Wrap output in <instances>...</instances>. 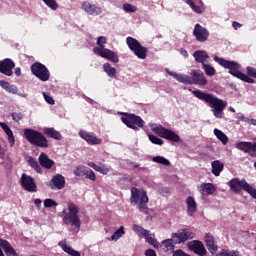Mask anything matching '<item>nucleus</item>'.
<instances>
[{
  "label": "nucleus",
  "instance_id": "nucleus-1",
  "mask_svg": "<svg viewBox=\"0 0 256 256\" xmlns=\"http://www.w3.org/2000/svg\"><path fill=\"white\" fill-rule=\"evenodd\" d=\"M214 61L218 63V65H221V67H224V69H228V73L233 77L240 79V81H244V83H255L254 79H256V68L248 66L246 68L247 74H245L241 72V64L235 61L226 60L218 56H214Z\"/></svg>",
  "mask_w": 256,
  "mask_h": 256
},
{
  "label": "nucleus",
  "instance_id": "nucleus-2",
  "mask_svg": "<svg viewBox=\"0 0 256 256\" xmlns=\"http://www.w3.org/2000/svg\"><path fill=\"white\" fill-rule=\"evenodd\" d=\"M192 93L194 97H196L197 99H200V101H204L205 103H208V105H210V107L214 109L213 114H214V117H216V119L223 118V110L225 109V107H227V103L201 90H194L192 91Z\"/></svg>",
  "mask_w": 256,
  "mask_h": 256
},
{
  "label": "nucleus",
  "instance_id": "nucleus-3",
  "mask_svg": "<svg viewBox=\"0 0 256 256\" xmlns=\"http://www.w3.org/2000/svg\"><path fill=\"white\" fill-rule=\"evenodd\" d=\"M169 75L174 77V79L178 80L180 83H184V85H200V87H205V85H207V78L201 70H192L190 77L175 72H170Z\"/></svg>",
  "mask_w": 256,
  "mask_h": 256
},
{
  "label": "nucleus",
  "instance_id": "nucleus-4",
  "mask_svg": "<svg viewBox=\"0 0 256 256\" xmlns=\"http://www.w3.org/2000/svg\"><path fill=\"white\" fill-rule=\"evenodd\" d=\"M24 137L28 143L35 145V147H40V149H47L49 147V140H47V137L37 130L31 128L25 129Z\"/></svg>",
  "mask_w": 256,
  "mask_h": 256
},
{
  "label": "nucleus",
  "instance_id": "nucleus-5",
  "mask_svg": "<svg viewBox=\"0 0 256 256\" xmlns=\"http://www.w3.org/2000/svg\"><path fill=\"white\" fill-rule=\"evenodd\" d=\"M130 202L133 205H138V209L140 213H144V215H149V207H147V204L149 203V197L147 196V192L139 191V189L133 187L131 189V197Z\"/></svg>",
  "mask_w": 256,
  "mask_h": 256
},
{
  "label": "nucleus",
  "instance_id": "nucleus-6",
  "mask_svg": "<svg viewBox=\"0 0 256 256\" xmlns=\"http://www.w3.org/2000/svg\"><path fill=\"white\" fill-rule=\"evenodd\" d=\"M105 43H107V38L105 36H100L97 39V45L100 47H94L93 53L99 55L103 59H108L112 63H119V56L112 50L105 48Z\"/></svg>",
  "mask_w": 256,
  "mask_h": 256
},
{
  "label": "nucleus",
  "instance_id": "nucleus-7",
  "mask_svg": "<svg viewBox=\"0 0 256 256\" xmlns=\"http://www.w3.org/2000/svg\"><path fill=\"white\" fill-rule=\"evenodd\" d=\"M63 223L65 225H72L79 229L81 227V219H79V207L75 205L73 202L68 203V212L67 210H63Z\"/></svg>",
  "mask_w": 256,
  "mask_h": 256
},
{
  "label": "nucleus",
  "instance_id": "nucleus-8",
  "mask_svg": "<svg viewBox=\"0 0 256 256\" xmlns=\"http://www.w3.org/2000/svg\"><path fill=\"white\" fill-rule=\"evenodd\" d=\"M121 115L122 123H124V125L129 129H132L133 131H140L145 127V121L141 116L127 112H122Z\"/></svg>",
  "mask_w": 256,
  "mask_h": 256
},
{
  "label": "nucleus",
  "instance_id": "nucleus-9",
  "mask_svg": "<svg viewBox=\"0 0 256 256\" xmlns=\"http://www.w3.org/2000/svg\"><path fill=\"white\" fill-rule=\"evenodd\" d=\"M126 45L138 59H147V53H148L149 49H147V47L141 45V42H139V40H137L131 36H128L126 38Z\"/></svg>",
  "mask_w": 256,
  "mask_h": 256
},
{
  "label": "nucleus",
  "instance_id": "nucleus-10",
  "mask_svg": "<svg viewBox=\"0 0 256 256\" xmlns=\"http://www.w3.org/2000/svg\"><path fill=\"white\" fill-rule=\"evenodd\" d=\"M32 75H35L40 81L46 82L51 78V73L45 64L35 62L30 67Z\"/></svg>",
  "mask_w": 256,
  "mask_h": 256
},
{
  "label": "nucleus",
  "instance_id": "nucleus-11",
  "mask_svg": "<svg viewBox=\"0 0 256 256\" xmlns=\"http://www.w3.org/2000/svg\"><path fill=\"white\" fill-rule=\"evenodd\" d=\"M132 229L138 237H143L146 241V243H149V245H153L156 249L159 248V242L155 238V234H150L149 230H146L143 228V226H140L139 224H134L132 226Z\"/></svg>",
  "mask_w": 256,
  "mask_h": 256
},
{
  "label": "nucleus",
  "instance_id": "nucleus-12",
  "mask_svg": "<svg viewBox=\"0 0 256 256\" xmlns=\"http://www.w3.org/2000/svg\"><path fill=\"white\" fill-rule=\"evenodd\" d=\"M152 131L159 135V137H162V139H167V141H172V143H179V141H181V136L163 126L155 127Z\"/></svg>",
  "mask_w": 256,
  "mask_h": 256
},
{
  "label": "nucleus",
  "instance_id": "nucleus-13",
  "mask_svg": "<svg viewBox=\"0 0 256 256\" xmlns=\"http://www.w3.org/2000/svg\"><path fill=\"white\" fill-rule=\"evenodd\" d=\"M172 239H174V245H181V243H185L189 241V239H193L195 234L189 228H183L178 230L176 233H172Z\"/></svg>",
  "mask_w": 256,
  "mask_h": 256
},
{
  "label": "nucleus",
  "instance_id": "nucleus-14",
  "mask_svg": "<svg viewBox=\"0 0 256 256\" xmlns=\"http://www.w3.org/2000/svg\"><path fill=\"white\" fill-rule=\"evenodd\" d=\"M21 187L24 191H28V193H37V184L35 183V179L26 173L21 175Z\"/></svg>",
  "mask_w": 256,
  "mask_h": 256
},
{
  "label": "nucleus",
  "instance_id": "nucleus-15",
  "mask_svg": "<svg viewBox=\"0 0 256 256\" xmlns=\"http://www.w3.org/2000/svg\"><path fill=\"white\" fill-rule=\"evenodd\" d=\"M187 247L189 251H192V253H194L195 255H198V256L207 255V249L205 248V245H203V242L199 240L188 242Z\"/></svg>",
  "mask_w": 256,
  "mask_h": 256
},
{
  "label": "nucleus",
  "instance_id": "nucleus-16",
  "mask_svg": "<svg viewBox=\"0 0 256 256\" xmlns=\"http://www.w3.org/2000/svg\"><path fill=\"white\" fill-rule=\"evenodd\" d=\"M193 35L196 41H199V43H205V41L209 39V30L201 26V24H196L194 26Z\"/></svg>",
  "mask_w": 256,
  "mask_h": 256
},
{
  "label": "nucleus",
  "instance_id": "nucleus-17",
  "mask_svg": "<svg viewBox=\"0 0 256 256\" xmlns=\"http://www.w3.org/2000/svg\"><path fill=\"white\" fill-rule=\"evenodd\" d=\"M13 69H15V62H13L11 58L0 60V73H2V75L11 77L13 75Z\"/></svg>",
  "mask_w": 256,
  "mask_h": 256
},
{
  "label": "nucleus",
  "instance_id": "nucleus-18",
  "mask_svg": "<svg viewBox=\"0 0 256 256\" xmlns=\"http://www.w3.org/2000/svg\"><path fill=\"white\" fill-rule=\"evenodd\" d=\"M79 136L81 137V139H84V141H86L88 145H101V143H103V140L98 138L95 134L87 132L85 130H80Z\"/></svg>",
  "mask_w": 256,
  "mask_h": 256
},
{
  "label": "nucleus",
  "instance_id": "nucleus-19",
  "mask_svg": "<svg viewBox=\"0 0 256 256\" xmlns=\"http://www.w3.org/2000/svg\"><path fill=\"white\" fill-rule=\"evenodd\" d=\"M82 9L85 11V13H88V15H93L94 17H97L98 15H101L103 13V10L101 7L91 4L87 1L82 3Z\"/></svg>",
  "mask_w": 256,
  "mask_h": 256
},
{
  "label": "nucleus",
  "instance_id": "nucleus-20",
  "mask_svg": "<svg viewBox=\"0 0 256 256\" xmlns=\"http://www.w3.org/2000/svg\"><path fill=\"white\" fill-rule=\"evenodd\" d=\"M38 163L40 167H43V169H52L55 165V161L49 158V155H47L45 152L40 153L38 157Z\"/></svg>",
  "mask_w": 256,
  "mask_h": 256
},
{
  "label": "nucleus",
  "instance_id": "nucleus-21",
  "mask_svg": "<svg viewBox=\"0 0 256 256\" xmlns=\"http://www.w3.org/2000/svg\"><path fill=\"white\" fill-rule=\"evenodd\" d=\"M204 241L206 243V247L208 251H210L211 255H215L217 253V249L219 248L217 246V243L215 242V237L213 235L207 233L204 236Z\"/></svg>",
  "mask_w": 256,
  "mask_h": 256
},
{
  "label": "nucleus",
  "instance_id": "nucleus-22",
  "mask_svg": "<svg viewBox=\"0 0 256 256\" xmlns=\"http://www.w3.org/2000/svg\"><path fill=\"white\" fill-rule=\"evenodd\" d=\"M255 147H256V142H237L236 143V149L239 151H243V153H255Z\"/></svg>",
  "mask_w": 256,
  "mask_h": 256
},
{
  "label": "nucleus",
  "instance_id": "nucleus-23",
  "mask_svg": "<svg viewBox=\"0 0 256 256\" xmlns=\"http://www.w3.org/2000/svg\"><path fill=\"white\" fill-rule=\"evenodd\" d=\"M51 189H63L65 187V176L56 174L50 180Z\"/></svg>",
  "mask_w": 256,
  "mask_h": 256
},
{
  "label": "nucleus",
  "instance_id": "nucleus-24",
  "mask_svg": "<svg viewBox=\"0 0 256 256\" xmlns=\"http://www.w3.org/2000/svg\"><path fill=\"white\" fill-rule=\"evenodd\" d=\"M230 189L232 191H235V193H239V191H241V189H243V191H245V185H248L247 181H245V179L243 180H239V178H233L232 180H230Z\"/></svg>",
  "mask_w": 256,
  "mask_h": 256
},
{
  "label": "nucleus",
  "instance_id": "nucleus-25",
  "mask_svg": "<svg viewBox=\"0 0 256 256\" xmlns=\"http://www.w3.org/2000/svg\"><path fill=\"white\" fill-rule=\"evenodd\" d=\"M0 247H2L4 249V253L7 256H19V254L17 253L15 248H13V246H11V243H9V241H7L3 238H0Z\"/></svg>",
  "mask_w": 256,
  "mask_h": 256
},
{
  "label": "nucleus",
  "instance_id": "nucleus-26",
  "mask_svg": "<svg viewBox=\"0 0 256 256\" xmlns=\"http://www.w3.org/2000/svg\"><path fill=\"white\" fill-rule=\"evenodd\" d=\"M187 205V215L189 217H193V215L197 212V202L193 196H188L186 199Z\"/></svg>",
  "mask_w": 256,
  "mask_h": 256
},
{
  "label": "nucleus",
  "instance_id": "nucleus-27",
  "mask_svg": "<svg viewBox=\"0 0 256 256\" xmlns=\"http://www.w3.org/2000/svg\"><path fill=\"white\" fill-rule=\"evenodd\" d=\"M160 249H162L164 253H173V251H175L174 238L163 240L160 244Z\"/></svg>",
  "mask_w": 256,
  "mask_h": 256
},
{
  "label": "nucleus",
  "instance_id": "nucleus-28",
  "mask_svg": "<svg viewBox=\"0 0 256 256\" xmlns=\"http://www.w3.org/2000/svg\"><path fill=\"white\" fill-rule=\"evenodd\" d=\"M43 133L46 135V137H49L50 139H55L56 141H61L63 139V135H61V132L55 130V128H44Z\"/></svg>",
  "mask_w": 256,
  "mask_h": 256
},
{
  "label": "nucleus",
  "instance_id": "nucleus-29",
  "mask_svg": "<svg viewBox=\"0 0 256 256\" xmlns=\"http://www.w3.org/2000/svg\"><path fill=\"white\" fill-rule=\"evenodd\" d=\"M0 127L3 129L4 133H6L10 147H13L15 145V136L13 135V130H11V128L5 122H0Z\"/></svg>",
  "mask_w": 256,
  "mask_h": 256
},
{
  "label": "nucleus",
  "instance_id": "nucleus-30",
  "mask_svg": "<svg viewBox=\"0 0 256 256\" xmlns=\"http://www.w3.org/2000/svg\"><path fill=\"white\" fill-rule=\"evenodd\" d=\"M59 247L65 252L68 253V255L71 256H81V252L73 249L71 246L67 245V242L65 240H62L58 243Z\"/></svg>",
  "mask_w": 256,
  "mask_h": 256
},
{
  "label": "nucleus",
  "instance_id": "nucleus-31",
  "mask_svg": "<svg viewBox=\"0 0 256 256\" xmlns=\"http://www.w3.org/2000/svg\"><path fill=\"white\" fill-rule=\"evenodd\" d=\"M193 57L196 63H201L203 66V63L209 59V54L205 50H197L193 53Z\"/></svg>",
  "mask_w": 256,
  "mask_h": 256
},
{
  "label": "nucleus",
  "instance_id": "nucleus-32",
  "mask_svg": "<svg viewBox=\"0 0 256 256\" xmlns=\"http://www.w3.org/2000/svg\"><path fill=\"white\" fill-rule=\"evenodd\" d=\"M88 167H91L94 169V171H97L98 173H101V175H107L109 173V168L105 164L99 163L98 165L95 164V162H88Z\"/></svg>",
  "mask_w": 256,
  "mask_h": 256
},
{
  "label": "nucleus",
  "instance_id": "nucleus-33",
  "mask_svg": "<svg viewBox=\"0 0 256 256\" xmlns=\"http://www.w3.org/2000/svg\"><path fill=\"white\" fill-rule=\"evenodd\" d=\"M211 167L213 175H215V177H219V175H221V171H223L225 166L223 165V163H221V161L215 160L211 163Z\"/></svg>",
  "mask_w": 256,
  "mask_h": 256
},
{
  "label": "nucleus",
  "instance_id": "nucleus-34",
  "mask_svg": "<svg viewBox=\"0 0 256 256\" xmlns=\"http://www.w3.org/2000/svg\"><path fill=\"white\" fill-rule=\"evenodd\" d=\"M28 164L36 173H39V175H43V168H41V164L37 161V159L30 157L28 159Z\"/></svg>",
  "mask_w": 256,
  "mask_h": 256
},
{
  "label": "nucleus",
  "instance_id": "nucleus-35",
  "mask_svg": "<svg viewBox=\"0 0 256 256\" xmlns=\"http://www.w3.org/2000/svg\"><path fill=\"white\" fill-rule=\"evenodd\" d=\"M214 135L217 137L218 140L221 141L223 145H227V143H229V137H227L226 134L223 133V131L215 128Z\"/></svg>",
  "mask_w": 256,
  "mask_h": 256
},
{
  "label": "nucleus",
  "instance_id": "nucleus-36",
  "mask_svg": "<svg viewBox=\"0 0 256 256\" xmlns=\"http://www.w3.org/2000/svg\"><path fill=\"white\" fill-rule=\"evenodd\" d=\"M187 5H189L191 7V9L194 11V13H203V11H205V5H203V1H200L201 6H197L194 4L193 0H190L188 2H186Z\"/></svg>",
  "mask_w": 256,
  "mask_h": 256
},
{
  "label": "nucleus",
  "instance_id": "nucleus-37",
  "mask_svg": "<svg viewBox=\"0 0 256 256\" xmlns=\"http://www.w3.org/2000/svg\"><path fill=\"white\" fill-rule=\"evenodd\" d=\"M216 256H241L239 251L236 250H228V249H222L218 253L214 254Z\"/></svg>",
  "mask_w": 256,
  "mask_h": 256
},
{
  "label": "nucleus",
  "instance_id": "nucleus-38",
  "mask_svg": "<svg viewBox=\"0 0 256 256\" xmlns=\"http://www.w3.org/2000/svg\"><path fill=\"white\" fill-rule=\"evenodd\" d=\"M215 193V186L212 183L202 185V195H213Z\"/></svg>",
  "mask_w": 256,
  "mask_h": 256
},
{
  "label": "nucleus",
  "instance_id": "nucleus-39",
  "mask_svg": "<svg viewBox=\"0 0 256 256\" xmlns=\"http://www.w3.org/2000/svg\"><path fill=\"white\" fill-rule=\"evenodd\" d=\"M152 161L154 163H158L159 165H164L165 167H169V165H171V162L169 161V159L163 156H155L152 158Z\"/></svg>",
  "mask_w": 256,
  "mask_h": 256
},
{
  "label": "nucleus",
  "instance_id": "nucleus-40",
  "mask_svg": "<svg viewBox=\"0 0 256 256\" xmlns=\"http://www.w3.org/2000/svg\"><path fill=\"white\" fill-rule=\"evenodd\" d=\"M103 69L105 73L108 75V77H115V75H117V69L111 67V64L109 63H105L103 65Z\"/></svg>",
  "mask_w": 256,
  "mask_h": 256
},
{
  "label": "nucleus",
  "instance_id": "nucleus-41",
  "mask_svg": "<svg viewBox=\"0 0 256 256\" xmlns=\"http://www.w3.org/2000/svg\"><path fill=\"white\" fill-rule=\"evenodd\" d=\"M123 235H125V227L120 226V228L111 236V241H118V239H121Z\"/></svg>",
  "mask_w": 256,
  "mask_h": 256
},
{
  "label": "nucleus",
  "instance_id": "nucleus-42",
  "mask_svg": "<svg viewBox=\"0 0 256 256\" xmlns=\"http://www.w3.org/2000/svg\"><path fill=\"white\" fill-rule=\"evenodd\" d=\"M202 69L205 71L208 77H213V75H215V68L209 64L203 63Z\"/></svg>",
  "mask_w": 256,
  "mask_h": 256
},
{
  "label": "nucleus",
  "instance_id": "nucleus-43",
  "mask_svg": "<svg viewBox=\"0 0 256 256\" xmlns=\"http://www.w3.org/2000/svg\"><path fill=\"white\" fill-rule=\"evenodd\" d=\"M84 177L86 179H89L90 181H97V176L95 175V172H93V170L89 168L84 169Z\"/></svg>",
  "mask_w": 256,
  "mask_h": 256
},
{
  "label": "nucleus",
  "instance_id": "nucleus-44",
  "mask_svg": "<svg viewBox=\"0 0 256 256\" xmlns=\"http://www.w3.org/2000/svg\"><path fill=\"white\" fill-rule=\"evenodd\" d=\"M49 9H52V11H57L59 9V4L57 3V0H42Z\"/></svg>",
  "mask_w": 256,
  "mask_h": 256
},
{
  "label": "nucleus",
  "instance_id": "nucleus-45",
  "mask_svg": "<svg viewBox=\"0 0 256 256\" xmlns=\"http://www.w3.org/2000/svg\"><path fill=\"white\" fill-rule=\"evenodd\" d=\"M148 138H149V141H151L154 145H163V143H164L163 139H161L153 134H150L148 136Z\"/></svg>",
  "mask_w": 256,
  "mask_h": 256
},
{
  "label": "nucleus",
  "instance_id": "nucleus-46",
  "mask_svg": "<svg viewBox=\"0 0 256 256\" xmlns=\"http://www.w3.org/2000/svg\"><path fill=\"white\" fill-rule=\"evenodd\" d=\"M244 191H247L249 193V195H251V197H253V199H256V189L251 187V185L248 183V184H245L244 186Z\"/></svg>",
  "mask_w": 256,
  "mask_h": 256
},
{
  "label": "nucleus",
  "instance_id": "nucleus-47",
  "mask_svg": "<svg viewBox=\"0 0 256 256\" xmlns=\"http://www.w3.org/2000/svg\"><path fill=\"white\" fill-rule=\"evenodd\" d=\"M57 205H58L57 202L55 200L51 199V198H48V199L44 200V207L46 209H49L51 207H57Z\"/></svg>",
  "mask_w": 256,
  "mask_h": 256
},
{
  "label": "nucleus",
  "instance_id": "nucleus-48",
  "mask_svg": "<svg viewBox=\"0 0 256 256\" xmlns=\"http://www.w3.org/2000/svg\"><path fill=\"white\" fill-rule=\"evenodd\" d=\"M123 9H124V11H126V13H135L137 11V7L133 6L129 3H125L123 5Z\"/></svg>",
  "mask_w": 256,
  "mask_h": 256
},
{
  "label": "nucleus",
  "instance_id": "nucleus-49",
  "mask_svg": "<svg viewBox=\"0 0 256 256\" xmlns=\"http://www.w3.org/2000/svg\"><path fill=\"white\" fill-rule=\"evenodd\" d=\"M11 117L13 119V121H15L16 123H19V121H21L24 117L22 112H13L11 114Z\"/></svg>",
  "mask_w": 256,
  "mask_h": 256
},
{
  "label": "nucleus",
  "instance_id": "nucleus-50",
  "mask_svg": "<svg viewBox=\"0 0 256 256\" xmlns=\"http://www.w3.org/2000/svg\"><path fill=\"white\" fill-rule=\"evenodd\" d=\"M84 173H85V169H83V167H81V166H78L74 170L75 177H84Z\"/></svg>",
  "mask_w": 256,
  "mask_h": 256
},
{
  "label": "nucleus",
  "instance_id": "nucleus-51",
  "mask_svg": "<svg viewBox=\"0 0 256 256\" xmlns=\"http://www.w3.org/2000/svg\"><path fill=\"white\" fill-rule=\"evenodd\" d=\"M43 97H44L46 103H48L49 105H55V100L53 99V97H51V95L44 92Z\"/></svg>",
  "mask_w": 256,
  "mask_h": 256
},
{
  "label": "nucleus",
  "instance_id": "nucleus-52",
  "mask_svg": "<svg viewBox=\"0 0 256 256\" xmlns=\"http://www.w3.org/2000/svg\"><path fill=\"white\" fill-rule=\"evenodd\" d=\"M8 93H12L13 95H17V93L19 92V89L17 88V86L15 85H9L8 89L6 90Z\"/></svg>",
  "mask_w": 256,
  "mask_h": 256
},
{
  "label": "nucleus",
  "instance_id": "nucleus-53",
  "mask_svg": "<svg viewBox=\"0 0 256 256\" xmlns=\"http://www.w3.org/2000/svg\"><path fill=\"white\" fill-rule=\"evenodd\" d=\"M172 256H191L190 254H187V252L181 250V249H178V250H175L173 251V255Z\"/></svg>",
  "mask_w": 256,
  "mask_h": 256
},
{
  "label": "nucleus",
  "instance_id": "nucleus-54",
  "mask_svg": "<svg viewBox=\"0 0 256 256\" xmlns=\"http://www.w3.org/2000/svg\"><path fill=\"white\" fill-rule=\"evenodd\" d=\"M159 193H160V195H163V197H167V195H169V193H171V189H169L167 187H163V188H160Z\"/></svg>",
  "mask_w": 256,
  "mask_h": 256
},
{
  "label": "nucleus",
  "instance_id": "nucleus-55",
  "mask_svg": "<svg viewBox=\"0 0 256 256\" xmlns=\"http://www.w3.org/2000/svg\"><path fill=\"white\" fill-rule=\"evenodd\" d=\"M237 120L243 121L244 123H249V118L245 117L242 113L237 114Z\"/></svg>",
  "mask_w": 256,
  "mask_h": 256
},
{
  "label": "nucleus",
  "instance_id": "nucleus-56",
  "mask_svg": "<svg viewBox=\"0 0 256 256\" xmlns=\"http://www.w3.org/2000/svg\"><path fill=\"white\" fill-rule=\"evenodd\" d=\"M9 82L5 81V80H0V87L2 89H4L5 91H7V89H9Z\"/></svg>",
  "mask_w": 256,
  "mask_h": 256
},
{
  "label": "nucleus",
  "instance_id": "nucleus-57",
  "mask_svg": "<svg viewBox=\"0 0 256 256\" xmlns=\"http://www.w3.org/2000/svg\"><path fill=\"white\" fill-rule=\"evenodd\" d=\"M145 256H157V252H155L153 249H147L145 251Z\"/></svg>",
  "mask_w": 256,
  "mask_h": 256
},
{
  "label": "nucleus",
  "instance_id": "nucleus-58",
  "mask_svg": "<svg viewBox=\"0 0 256 256\" xmlns=\"http://www.w3.org/2000/svg\"><path fill=\"white\" fill-rule=\"evenodd\" d=\"M232 27H233V29H235V31H237V29L243 27V24H241V23H239V22H237V21H234V22L232 23Z\"/></svg>",
  "mask_w": 256,
  "mask_h": 256
},
{
  "label": "nucleus",
  "instance_id": "nucleus-59",
  "mask_svg": "<svg viewBox=\"0 0 256 256\" xmlns=\"http://www.w3.org/2000/svg\"><path fill=\"white\" fill-rule=\"evenodd\" d=\"M180 54L185 57V59H187V57H189V53L187 52V50H185V48H181L180 49Z\"/></svg>",
  "mask_w": 256,
  "mask_h": 256
},
{
  "label": "nucleus",
  "instance_id": "nucleus-60",
  "mask_svg": "<svg viewBox=\"0 0 256 256\" xmlns=\"http://www.w3.org/2000/svg\"><path fill=\"white\" fill-rule=\"evenodd\" d=\"M14 73L16 77H21V68L20 67L15 68Z\"/></svg>",
  "mask_w": 256,
  "mask_h": 256
},
{
  "label": "nucleus",
  "instance_id": "nucleus-61",
  "mask_svg": "<svg viewBox=\"0 0 256 256\" xmlns=\"http://www.w3.org/2000/svg\"><path fill=\"white\" fill-rule=\"evenodd\" d=\"M41 203H42L41 199L34 200V204L36 205V207H41Z\"/></svg>",
  "mask_w": 256,
  "mask_h": 256
},
{
  "label": "nucleus",
  "instance_id": "nucleus-62",
  "mask_svg": "<svg viewBox=\"0 0 256 256\" xmlns=\"http://www.w3.org/2000/svg\"><path fill=\"white\" fill-rule=\"evenodd\" d=\"M131 164H132V167H133L134 169H137V168L139 167V164H137V163L132 162Z\"/></svg>",
  "mask_w": 256,
  "mask_h": 256
},
{
  "label": "nucleus",
  "instance_id": "nucleus-63",
  "mask_svg": "<svg viewBox=\"0 0 256 256\" xmlns=\"http://www.w3.org/2000/svg\"><path fill=\"white\" fill-rule=\"evenodd\" d=\"M249 121H250L251 125H255L256 126V119H251Z\"/></svg>",
  "mask_w": 256,
  "mask_h": 256
},
{
  "label": "nucleus",
  "instance_id": "nucleus-64",
  "mask_svg": "<svg viewBox=\"0 0 256 256\" xmlns=\"http://www.w3.org/2000/svg\"><path fill=\"white\" fill-rule=\"evenodd\" d=\"M0 256H5V253H3V248L0 246Z\"/></svg>",
  "mask_w": 256,
  "mask_h": 256
}]
</instances>
